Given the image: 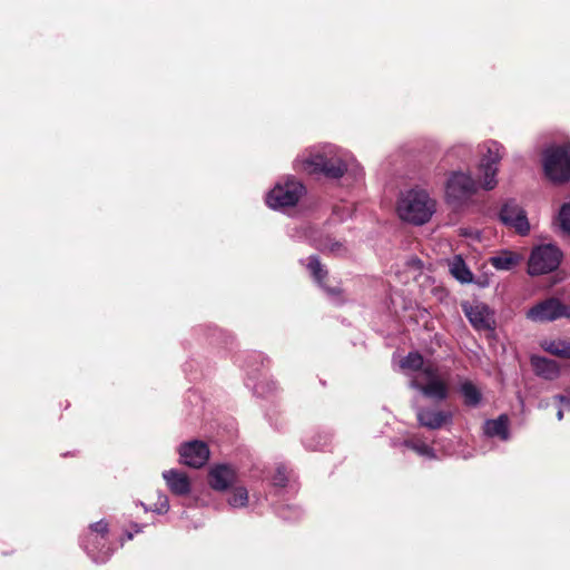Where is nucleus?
I'll use <instances>...</instances> for the list:
<instances>
[{
  "label": "nucleus",
  "mask_w": 570,
  "mask_h": 570,
  "mask_svg": "<svg viewBox=\"0 0 570 570\" xmlns=\"http://www.w3.org/2000/svg\"><path fill=\"white\" fill-rule=\"evenodd\" d=\"M452 413L439 409L419 407L416 410V419L421 426L430 430H438L452 422Z\"/></svg>",
  "instance_id": "4468645a"
},
{
  "label": "nucleus",
  "mask_w": 570,
  "mask_h": 570,
  "mask_svg": "<svg viewBox=\"0 0 570 570\" xmlns=\"http://www.w3.org/2000/svg\"><path fill=\"white\" fill-rule=\"evenodd\" d=\"M90 533H96L97 535H100L101 538H105L108 534V523L105 520H100L96 523H92L90 525Z\"/></svg>",
  "instance_id": "cd10ccee"
},
{
  "label": "nucleus",
  "mask_w": 570,
  "mask_h": 570,
  "mask_svg": "<svg viewBox=\"0 0 570 570\" xmlns=\"http://www.w3.org/2000/svg\"><path fill=\"white\" fill-rule=\"evenodd\" d=\"M307 269L311 272L312 276L314 277V279L320 284L322 285L323 284V281L326 278L327 276V271L324 268V266L321 264L320 259L317 256H311L308 258V263H307Z\"/></svg>",
  "instance_id": "b1692460"
},
{
  "label": "nucleus",
  "mask_w": 570,
  "mask_h": 570,
  "mask_svg": "<svg viewBox=\"0 0 570 570\" xmlns=\"http://www.w3.org/2000/svg\"><path fill=\"white\" fill-rule=\"evenodd\" d=\"M396 210L402 220L413 225H423L434 214L435 202L426 191L412 189L400 197Z\"/></svg>",
  "instance_id": "7ed1b4c3"
},
{
  "label": "nucleus",
  "mask_w": 570,
  "mask_h": 570,
  "mask_svg": "<svg viewBox=\"0 0 570 570\" xmlns=\"http://www.w3.org/2000/svg\"><path fill=\"white\" fill-rule=\"evenodd\" d=\"M462 309L471 325L476 331H492L494 328L493 312L484 303H463Z\"/></svg>",
  "instance_id": "9d476101"
},
{
  "label": "nucleus",
  "mask_w": 570,
  "mask_h": 570,
  "mask_svg": "<svg viewBox=\"0 0 570 570\" xmlns=\"http://www.w3.org/2000/svg\"><path fill=\"white\" fill-rule=\"evenodd\" d=\"M478 183L464 173H453L445 186L446 197L452 200H461L475 193Z\"/></svg>",
  "instance_id": "1a4fd4ad"
},
{
  "label": "nucleus",
  "mask_w": 570,
  "mask_h": 570,
  "mask_svg": "<svg viewBox=\"0 0 570 570\" xmlns=\"http://www.w3.org/2000/svg\"><path fill=\"white\" fill-rule=\"evenodd\" d=\"M450 272L455 279L463 284H469L473 281V274L461 256L453 257L450 263Z\"/></svg>",
  "instance_id": "6ab92c4d"
},
{
  "label": "nucleus",
  "mask_w": 570,
  "mask_h": 570,
  "mask_svg": "<svg viewBox=\"0 0 570 570\" xmlns=\"http://www.w3.org/2000/svg\"><path fill=\"white\" fill-rule=\"evenodd\" d=\"M326 291L330 295H341L342 294L341 288H326Z\"/></svg>",
  "instance_id": "c756f323"
},
{
  "label": "nucleus",
  "mask_w": 570,
  "mask_h": 570,
  "mask_svg": "<svg viewBox=\"0 0 570 570\" xmlns=\"http://www.w3.org/2000/svg\"><path fill=\"white\" fill-rule=\"evenodd\" d=\"M209 485L216 491H226L237 482L236 470L228 464H216L209 470Z\"/></svg>",
  "instance_id": "f8f14e48"
},
{
  "label": "nucleus",
  "mask_w": 570,
  "mask_h": 570,
  "mask_svg": "<svg viewBox=\"0 0 570 570\" xmlns=\"http://www.w3.org/2000/svg\"><path fill=\"white\" fill-rule=\"evenodd\" d=\"M404 445L406 448H410L411 450L415 451L419 455L425 456L429 459L435 458V452L433 448L425 444L424 442H417V441H405Z\"/></svg>",
  "instance_id": "393cba45"
},
{
  "label": "nucleus",
  "mask_w": 570,
  "mask_h": 570,
  "mask_svg": "<svg viewBox=\"0 0 570 570\" xmlns=\"http://www.w3.org/2000/svg\"><path fill=\"white\" fill-rule=\"evenodd\" d=\"M460 153L470 154L471 150L465 145H455L450 150V155H459Z\"/></svg>",
  "instance_id": "c85d7f7f"
},
{
  "label": "nucleus",
  "mask_w": 570,
  "mask_h": 570,
  "mask_svg": "<svg viewBox=\"0 0 570 570\" xmlns=\"http://www.w3.org/2000/svg\"><path fill=\"white\" fill-rule=\"evenodd\" d=\"M557 417H558L559 421H561L563 419V411L562 410H559L557 412Z\"/></svg>",
  "instance_id": "2f4dec72"
},
{
  "label": "nucleus",
  "mask_w": 570,
  "mask_h": 570,
  "mask_svg": "<svg viewBox=\"0 0 570 570\" xmlns=\"http://www.w3.org/2000/svg\"><path fill=\"white\" fill-rule=\"evenodd\" d=\"M140 505L144 508L146 512L153 511L159 514L166 513L169 510V501L167 495L159 494L157 503L154 504V507H147L144 503H140Z\"/></svg>",
  "instance_id": "a878e982"
},
{
  "label": "nucleus",
  "mask_w": 570,
  "mask_h": 570,
  "mask_svg": "<svg viewBox=\"0 0 570 570\" xmlns=\"http://www.w3.org/2000/svg\"><path fill=\"white\" fill-rule=\"evenodd\" d=\"M484 433L488 436H498L501 440L509 439V419L507 415H500L498 419L488 420L484 423Z\"/></svg>",
  "instance_id": "a211bd4d"
},
{
  "label": "nucleus",
  "mask_w": 570,
  "mask_h": 570,
  "mask_svg": "<svg viewBox=\"0 0 570 570\" xmlns=\"http://www.w3.org/2000/svg\"><path fill=\"white\" fill-rule=\"evenodd\" d=\"M163 478L174 494L186 495L190 492V482L185 473L169 470L163 473Z\"/></svg>",
  "instance_id": "dca6fc26"
},
{
  "label": "nucleus",
  "mask_w": 570,
  "mask_h": 570,
  "mask_svg": "<svg viewBox=\"0 0 570 570\" xmlns=\"http://www.w3.org/2000/svg\"><path fill=\"white\" fill-rule=\"evenodd\" d=\"M315 247L321 252L334 255H341L346 252V248L342 243L334 242L328 237L315 240Z\"/></svg>",
  "instance_id": "5701e85b"
},
{
  "label": "nucleus",
  "mask_w": 570,
  "mask_h": 570,
  "mask_svg": "<svg viewBox=\"0 0 570 570\" xmlns=\"http://www.w3.org/2000/svg\"><path fill=\"white\" fill-rule=\"evenodd\" d=\"M403 372L411 376L410 386L421 392L425 397L443 402L449 397L448 381L440 375L439 368L431 362H425L417 352H410L400 362Z\"/></svg>",
  "instance_id": "f257e3e1"
},
{
  "label": "nucleus",
  "mask_w": 570,
  "mask_h": 570,
  "mask_svg": "<svg viewBox=\"0 0 570 570\" xmlns=\"http://www.w3.org/2000/svg\"><path fill=\"white\" fill-rule=\"evenodd\" d=\"M562 253L554 245H541L533 248L529 263L528 273L532 276L548 274L558 268L561 263Z\"/></svg>",
  "instance_id": "0eeeda50"
},
{
  "label": "nucleus",
  "mask_w": 570,
  "mask_h": 570,
  "mask_svg": "<svg viewBox=\"0 0 570 570\" xmlns=\"http://www.w3.org/2000/svg\"><path fill=\"white\" fill-rule=\"evenodd\" d=\"M305 193L302 183L295 179H287L278 183L267 194L266 203L273 209H285L295 206Z\"/></svg>",
  "instance_id": "423d86ee"
},
{
  "label": "nucleus",
  "mask_w": 570,
  "mask_h": 570,
  "mask_svg": "<svg viewBox=\"0 0 570 570\" xmlns=\"http://www.w3.org/2000/svg\"><path fill=\"white\" fill-rule=\"evenodd\" d=\"M179 454L183 464L197 469L208 461L209 449L202 441H190L180 445Z\"/></svg>",
  "instance_id": "9b49d317"
},
{
  "label": "nucleus",
  "mask_w": 570,
  "mask_h": 570,
  "mask_svg": "<svg viewBox=\"0 0 570 570\" xmlns=\"http://www.w3.org/2000/svg\"><path fill=\"white\" fill-rule=\"evenodd\" d=\"M232 508H244L248 504V491L245 487L233 485L230 495L227 500Z\"/></svg>",
  "instance_id": "4be33fe9"
},
{
  "label": "nucleus",
  "mask_w": 570,
  "mask_h": 570,
  "mask_svg": "<svg viewBox=\"0 0 570 570\" xmlns=\"http://www.w3.org/2000/svg\"><path fill=\"white\" fill-rule=\"evenodd\" d=\"M561 317L570 320V308L558 298L544 299L527 312V318L537 323L553 322Z\"/></svg>",
  "instance_id": "6e6552de"
},
{
  "label": "nucleus",
  "mask_w": 570,
  "mask_h": 570,
  "mask_svg": "<svg viewBox=\"0 0 570 570\" xmlns=\"http://www.w3.org/2000/svg\"><path fill=\"white\" fill-rule=\"evenodd\" d=\"M560 223L563 230L570 234V204L564 205L560 210Z\"/></svg>",
  "instance_id": "bb28decb"
},
{
  "label": "nucleus",
  "mask_w": 570,
  "mask_h": 570,
  "mask_svg": "<svg viewBox=\"0 0 570 570\" xmlns=\"http://www.w3.org/2000/svg\"><path fill=\"white\" fill-rule=\"evenodd\" d=\"M294 168L306 175L323 174L330 178H340L347 170V163L342 156L321 153H307L297 157Z\"/></svg>",
  "instance_id": "f03ea898"
},
{
  "label": "nucleus",
  "mask_w": 570,
  "mask_h": 570,
  "mask_svg": "<svg viewBox=\"0 0 570 570\" xmlns=\"http://www.w3.org/2000/svg\"><path fill=\"white\" fill-rule=\"evenodd\" d=\"M460 393L464 399V403L469 406H476L480 404L482 394L479 387L471 381H464L460 385Z\"/></svg>",
  "instance_id": "412c9836"
},
{
  "label": "nucleus",
  "mask_w": 570,
  "mask_h": 570,
  "mask_svg": "<svg viewBox=\"0 0 570 570\" xmlns=\"http://www.w3.org/2000/svg\"><path fill=\"white\" fill-rule=\"evenodd\" d=\"M479 153V184L483 189L491 190L498 184V166L504 155V148L498 141L489 140L480 146Z\"/></svg>",
  "instance_id": "20e7f679"
},
{
  "label": "nucleus",
  "mask_w": 570,
  "mask_h": 570,
  "mask_svg": "<svg viewBox=\"0 0 570 570\" xmlns=\"http://www.w3.org/2000/svg\"><path fill=\"white\" fill-rule=\"evenodd\" d=\"M542 347L552 355L570 358V340L544 341Z\"/></svg>",
  "instance_id": "aec40b11"
},
{
  "label": "nucleus",
  "mask_w": 570,
  "mask_h": 570,
  "mask_svg": "<svg viewBox=\"0 0 570 570\" xmlns=\"http://www.w3.org/2000/svg\"><path fill=\"white\" fill-rule=\"evenodd\" d=\"M500 219L503 224L513 227L519 234L529 233L530 225L524 210L514 203H507L500 213Z\"/></svg>",
  "instance_id": "ddd939ff"
},
{
  "label": "nucleus",
  "mask_w": 570,
  "mask_h": 570,
  "mask_svg": "<svg viewBox=\"0 0 570 570\" xmlns=\"http://www.w3.org/2000/svg\"><path fill=\"white\" fill-rule=\"evenodd\" d=\"M556 400H558L560 403H563V404H570V401L563 395H557Z\"/></svg>",
  "instance_id": "7c9ffc66"
},
{
  "label": "nucleus",
  "mask_w": 570,
  "mask_h": 570,
  "mask_svg": "<svg viewBox=\"0 0 570 570\" xmlns=\"http://www.w3.org/2000/svg\"><path fill=\"white\" fill-rule=\"evenodd\" d=\"M523 255L515 250L501 249L494 253L489 263L497 271H512L521 264Z\"/></svg>",
  "instance_id": "2eb2a0df"
},
{
  "label": "nucleus",
  "mask_w": 570,
  "mask_h": 570,
  "mask_svg": "<svg viewBox=\"0 0 570 570\" xmlns=\"http://www.w3.org/2000/svg\"><path fill=\"white\" fill-rule=\"evenodd\" d=\"M531 364L535 374L542 376L546 380H554L560 374V368L556 361L546 357L533 356L531 358Z\"/></svg>",
  "instance_id": "f3484780"
},
{
  "label": "nucleus",
  "mask_w": 570,
  "mask_h": 570,
  "mask_svg": "<svg viewBox=\"0 0 570 570\" xmlns=\"http://www.w3.org/2000/svg\"><path fill=\"white\" fill-rule=\"evenodd\" d=\"M543 167L547 177L554 183L570 179V146L552 147L546 150Z\"/></svg>",
  "instance_id": "39448f33"
}]
</instances>
